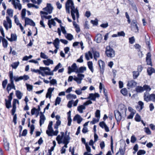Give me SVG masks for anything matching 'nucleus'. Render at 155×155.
I'll return each mask as SVG.
<instances>
[{
	"label": "nucleus",
	"instance_id": "nucleus-1",
	"mask_svg": "<svg viewBox=\"0 0 155 155\" xmlns=\"http://www.w3.org/2000/svg\"><path fill=\"white\" fill-rule=\"evenodd\" d=\"M65 9L66 12L69 14L70 13V9H71V15L74 20L76 19L75 14L77 20H78L79 16L78 10L77 8H75L74 2L72 0H67L65 3Z\"/></svg>",
	"mask_w": 155,
	"mask_h": 155
},
{
	"label": "nucleus",
	"instance_id": "nucleus-2",
	"mask_svg": "<svg viewBox=\"0 0 155 155\" xmlns=\"http://www.w3.org/2000/svg\"><path fill=\"white\" fill-rule=\"evenodd\" d=\"M61 135H58L56 138V140L59 144L62 143L64 144L63 147L64 148H67L68 147L67 145L69 142L70 138L68 135H66L64 137V132H61Z\"/></svg>",
	"mask_w": 155,
	"mask_h": 155
},
{
	"label": "nucleus",
	"instance_id": "nucleus-3",
	"mask_svg": "<svg viewBox=\"0 0 155 155\" xmlns=\"http://www.w3.org/2000/svg\"><path fill=\"white\" fill-rule=\"evenodd\" d=\"M53 124L52 121L50 122L48 124V130H46V134L49 136H57L59 133L58 130H56L54 131L52 127Z\"/></svg>",
	"mask_w": 155,
	"mask_h": 155
},
{
	"label": "nucleus",
	"instance_id": "nucleus-4",
	"mask_svg": "<svg viewBox=\"0 0 155 155\" xmlns=\"http://www.w3.org/2000/svg\"><path fill=\"white\" fill-rule=\"evenodd\" d=\"M53 9V7L51 4L47 3L46 7L43 9V10L46 12L41 11L40 13L41 15L43 14L47 15L48 14H51L52 12Z\"/></svg>",
	"mask_w": 155,
	"mask_h": 155
},
{
	"label": "nucleus",
	"instance_id": "nucleus-5",
	"mask_svg": "<svg viewBox=\"0 0 155 155\" xmlns=\"http://www.w3.org/2000/svg\"><path fill=\"white\" fill-rule=\"evenodd\" d=\"M17 103H18V104L19 103L17 99H14L13 100V108L12 110V115H14L13 121L14 123L15 124H16L17 123L16 120L17 119V117L16 115V114L15 115L14 114L15 112L16 109V104Z\"/></svg>",
	"mask_w": 155,
	"mask_h": 155
},
{
	"label": "nucleus",
	"instance_id": "nucleus-6",
	"mask_svg": "<svg viewBox=\"0 0 155 155\" xmlns=\"http://www.w3.org/2000/svg\"><path fill=\"white\" fill-rule=\"evenodd\" d=\"M9 74L11 83L8 84L7 87V90L8 93H9V91L12 89L15 88V86L13 83V73L12 71H10Z\"/></svg>",
	"mask_w": 155,
	"mask_h": 155
},
{
	"label": "nucleus",
	"instance_id": "nucleus-7",
	"mask_svg": "<svg viewBox=\"0 0 155 155\" xmlns=\"http://www.w3.org/2000/svg\"><path fill=\"white\" fill-rule=\"evenodd\" d=\"M105 53L108 57L113 58L114 57L115 55L114 51L109 46L106 47Z\"/></svg>",
	"mask_w": 155,
	"mask_h": 155
},
{
	"label": "nucleus",
	"instance_id": "nucleus-8",
	"mask_svg": "<svg viewBox=\"0 0 155 155\" xmlns=\"http://www.w3.org/2000/svg\"><path fill=\"white\" fill-rule=\"evenodd\" d=\"M6 21L5 20L3 21V25L6 30H8V28H11L12 27V21L8 16L6 17Z\"/></svg>",
	"mask_w": 155,
	"mask_h": 155
},
{
	"label": "nucleus",
	"instance_id": "nucleus-9",
	"mask_svg": "<svg viewBox=\"0 0 155 155\" xmlns=\"http://www.w3.org/2000/svg\"><path fill=\"white\" fill-rule=\"evenodd\" d=\"M74 80L78 84H79L81 83V81L84 78V75L82 74L78 73L77 77L75 76H74Z\"/></svg>",
	"mask_w": 155,
	"mask_h": 155
},
{
	"label": "nucleus",
	"instance_id": "nucleus-10",
	"mask_svg": "<svg viewBox=\"0 0 155 155\" xmlns=\"http://www.w3.org/2000/svg\"><path fill=\"white\" fill-rule=\"evenodd\" d=\"M131 30L136 33L138 32L139 29L137 22L135 20L133 21L131 23Z\"/></svg>",
	"mask_w": 155,
	"mask_h": 155
},
{
	"label": "nucleus",
	"instance_id": "nucleus-11",
	"mask_svg": "<svg viewBox=\"0 0 155 155\" xmlns=\"http://www.w3.org/2000/svg\"><path fill=\"white\" fill-rule=\"evenodd\" d=\"M31 71L32 72H34L36 73H38L39 74L40 71H44L45 73V71H46V70H48V71H51V69L48 67H39V69H31Z\"/></svg>",
	"mask_w": 155,
	"mask_h": 155
},
{
	"label": "nucleus",
	"instance_id": "nucleus-12",
	"mask_svg": "<svg viewBox=\"0 0 155 155\" xmlns=\"http://www.w3.org/2000/svg\"><path fill=\"white\" fill-rule=\"evenodd\" d=\"M61 65V64L59 63L58 65L55 66L54 70L51 71H45V74L46 75H54V72L56 71L60 68Z\"/></svg>",
	"mask_w": 155,
	"mask_h": 155
},
{
	"label": "nucleus",
	"instance_id": "nucleus-13",
	"mask_svg": "<svg viewBox=\"0 0 155 155\" xmlns=\"http://www.w3.org/2000/svg\"><path fill=\"white\" fill-rule=\"evenodd\" d=\"M78 67L75 63H74L71 66V67L69 66L68 68V73L70 74L72 72H75L76 73Z\"/></svg>",
	"mask_w": 155,
	"mask_h": 155
},
{
	"label": "nucleus",
	"instance_id": "nucleus-14",
	"mask_svg": "<svg viewBox=\"0 0 155 155\" xmlns=\"http://www.w3.org/2000/svg\"><path fill=\"white\" fill-rule=\"evenodd\" d=\"M123 114L122 112H120L119 110H116L114 111V115L117 121H120L122 118L121 114Z\"/></svg>",
	"mask_w": 155,
	"mask_h": 155
},
{
	"label": "nucleus",
	"instance_id": "nucleus-15",
	"mask_svg": "<svg viewBox=\"0 0 155 155\" xmlns=\"http://www.w3.org/2000/svg\"><path fill=\"white\" fill-rule=\"evenodd\" d=\"M24 19L25 24L30 25L33 26H35V23L31 19L28 18H25Z\"/></svg>",
	"mask_w": 155,
	"mask_h": 155
},
{
	"label": "nucleus",
	"instance_id": "nucleus-16",
	"mask_svg": "<svg viewBox=\"0 0 155 155\" xmlns=\"http://www.w3.org/2000/svg\"><path fill=\"white\" fill-rule=\"evenodd\" d=\"M98 63L100 68L101 72L103 74L105 67V63L101 60H100L98 61Z\"/></svg>",
	"mask_w": 155,
	"mask_h": 155
},
{
	"label": "nucleus",
	"instance_id": "nucleus-17",
	"mask_svg": "<svg viewBox=\"0 0 155 155\" xmlns=\"http://www.w3.org/2000/svg\"><path fill=\"white\" fill-rule=\"evenodd\" d=\"M151 54L150 53L148 52L147 54V57H146V61L147 65L152 66V63L151 60Z\"/></svg>",
	"mask_w": 155,
	"mask_h": 155
},
{
	"label": "nucleus",
	"instance_id": "nucleus-18",
	"mask_svg": "<svg viewBox=\"0 0 155 155\" xmlns=\"http://www.w3.org/2000/svg\"><path fill=\"white\" fill-rule=\"evenodd\" d=\"M12 1V3L14 5L15 8L19 10V0H9V2Z\"/></svg>",
	"mask_w": 155,
	"mask_h": 155
},
{
	"label": "nucleus",
	"instance_id": "nucleus-19",
	"mask_svg": "<svg viewBox=\"0 0 155 155\" xmlns=\"http://www.w3.org/2000/svg\"><path fill=\"white\" fill-rule=\"evenodd\" d=\"M99 97V95L98 93H96L94 94L91 93L89 94L88 99H90L94 101H95L97 97Z\"/></svg>",
	"mask_w": 155,
	"mask_h": 155
},
{
	"label": "nucleus",
	"instance_id": "nucleus-20",
	"mask_svg": "<svg viewBox=\"0 0 155 155\" xmlns=\"http://www.w3.org/2000/svg\"><path fill=\"white\" fill-rule=\"evenodd\" d=\"M119 108L120 112H122V114H126L127 109L125 106L124 105L120 104L119 105Z\"/></svg>",
	"mask_w": 155,
	"mask_h": 155
},
{
	"label": "nucleus",
	"instance_id": "nucleus-21",
	"mask_svg": "<svg viewBox=\"0 0 155 155\" xmlns=\"http://www.w3.org/2000/svg\"><path fill=\"white\" fill-rule=\"evenodd\" d=\"M41 115L40 116V120L39 121L40 125L41 126L42 125L44 124L45 120L46 119L45 117L43 114L42 112H40Z\"/></svg>",
	"mask_w": 155,
	"mask_h": 155
},
{
	"label": "nucleus",
	"instance_id": "nucleus-22",
	"mask_svg": "<svg viewBox=\"0 0 155 155\" xmlns=\"http://www.w3.org/2000/svg\"><path fill=\"white\" fill-rule=\"evenodd\" d=\"M6 38L11 42L13 41H16L17 39V36L15 34H12L11 35V38H9L8 37H6Z\"/></svg>",
	"mask_w": 155,
	"mask_h": 155
},
{
	"label": "nucleus",
	"instance_id": "nucleus-23",
	"mask_svg": "<svg viewBox=\"0 0 155 155\" xmlns=\"http://www.w3.org/2000/svg\"><path fill=\"white\" fill-rule=\"evenodd\" d=\"M73 120L74 121L77 120L78 123L80 124L82 120L83 119L80 115L77 114L74 117Z\"/></svg>",
	"mask_w": 155,
	"mask_h": 155
},
{
	"label": "nucleus",
	"instance_id": "nucleus-24",
	"mask_svg": "<svg viewBox=\"0 0 155 155\" xmlns=\"http://www.w3.org/2000/svg\"><path fill=\"white\" fill-rule=\"evenodd\" d=\"M54 87H50L48 90V92L46 94V97L47 98L49 97V98H51V94L54 90Z\"/></svg>",
	"mask_w": 155,
	"mask_h": 155
},
{
	"label": "nucleus",
	"instance_id": "nucleus-25",
	"mask_svg": "<svg viewBox=\"0 0 155 155\" xmlns=\"http://www.w3.org/2000/svg\"><path fill=\"white\" fill-rule=\"evenodd\" d=\"M46 60H43V63L46 66H49L50 64H53V61L50 59H47Z\"/></svg>",
	"mask_w": 155,
	"mask_h": 155
},
{
	"label": "nucleus",
	"instance_id": "nucleus-26",
	"mask_svg": "<svg viewBox=\"0 0 155 155\" xmlns=\"http://www.w3.org/2000/svg\"><path fill=\"white\" fill-rule=\"evenodd\" d=\"M136 84L137 83L136 82L134 81H128L127 85L128 86L131 88L135 87Z\"/></svg>",
	"mask_w": 155,
	"mask_h": 155
},
{
	"label": "nucleus",
	"instance_id": "nucleus-27",
	"mask_svg": "<svg viewBox=\"0 0 155 155\" xmlns=\"http://www.w3.org/2000/svg\"><path fill=\"white\" fill-rule=\"evenodd\" d=\"M86 107L83 105H81L77 107V110L80 113H83V110L85 109Z\"/></svg>",
	"mask_w": 155,
	"mask_h": 155
},
{
	"label": "nucleus",
	"instance_id": "nucleus-28",
	"mask_svg": "<svg viewBox=\"0 0 155 155\" xmlns=\"http://www.w3.org/2000/svg\"><path fill=\"white\" fill-rule=\"evenodd\" d=\"M60 42L59 39L58 38H56L54 41V42L53 43V44L54 45V46L56 48H59V44Z\"/></svg>",
	"mask_w": 155,
	"mask_h": 155
},
{
	"label": "nucleus",
	"instance_id": "nucleus-29",
	"mask_svg": "<svg viewBox=\"0 0 155 155\" xmlns=\"http://www.w3.org/2000/svg\"><path fill=\"white\" fill-rule=\"evenodd\" d=\"M3 142L5 148L6 150H9V143L7 141L6 139H4Z\"/></svg>",
	"mask_w": 155,
	"mask_h": 155
},
{
	"label": "nucleus",
	"instance_id": "nucleus-30",
	"mask_svg": "<svg viewBox=\"0 0 155 155\" xmlns=\"http://www.w3.org/2000/svg\"><path fill=\"white\" fill-rule=\"evenodd\" d=\"M144 99L147 102L150 101V94L146 92L144 94Z\"/></svg>",
	"mask_w": 155,
	"mask_h": 155
},
{
	"label": "nucleus",
	"instance_id": "nucleus-31",
	"mask_svg": "<svg viewBox=\"0 0 155 155\" xmlns=\"http://www.w3.org/2000/svg\"><path fill=\"white\" fill-rule=\"evenodd\" d=\"M125 152V148H123L120 147L119 149V150L117 153L116 155H118L119 153L120 155H124Z\"/></svg>",
	"mask_w": 155,
	"mask_h": 155
},
{
	"label": "nucleus",
	"instance_id": "nucleus-32",
	"mask_svg": "<svg viewBox=\"0 0 155 155\" xmlns=\"http://www.w3.org/2000/svg\"><path fill=\"white\" fill-rule=\"evenodd\" d=\"M85 57L87 60H89L90 58L91 59L93 58L92 54L90 51L85 54Z\"/></svg>",
	"mask_w": 155,
	"mask_h": 155
},
{
	"label": "nucleus",
	"instance_id": "nucleus-33",
	"mask_svg": "<svg viewBox=\"0 0 155 155\" xmlns=\"http://www.w3.org/2000/svg\"><path fill=\"white\" fill-rule=\"evenodd\" d=\"M86 70V68L85 67H81L78 68L76 73H83Z\"/></svg>",
	"mask_w": 155,
	"mask_h": 155
},
{
	"label": "nucleus",
	"instance_id": "nucleus-34",
	"mask_svg": "<svg viewBox=\"0 0 155 155\" xmlns=\"http://www.w3.org/2000/svg\"><path fill=\"white\" fill-rule=\"evenodd\" d=\"M48 25L50 28H51V25H52L53 26H55L56 25V22L54 20V19H52L50 20H49L48 22Z\"/></svg>",
	"mask_w": 155,
	"mask_h": 155
},
{
	"label": "nucleus",
	"instance_id": "nucleus-35",
	"mask_svg": "<svg viewBox=\"0 0 155 155\" xmlns=\"http://www.w3.org/2000/svg\"><path fill=\"white\" fill-rule=\"evenodd\" d=\"M96 41L97 43H100L102 39V35L101 34H98L96 36Z\"/></svg>",
	"mask_w": 155,
	"mask_h": 155
},
{
	"label": "nucleus",
	"instance_id": "nucleus-36",
	"mask_svg": "<svg viewBox=\"0 0 155 155\" xmlns=\"http://www.w3.org/2000/svg\"><path fill=\"white\" fill-rule=\"evenodd\" d=\"M87 65L89 69L92 72H93L94 69L93 66V63L91 61H89L87 62Z\"/></svg>",
	"mask_w": 155,
	"mask_h": 155
},
{
	"label": "nucleus",
	"instance_id": "nucleus-37",
	"mask_svg": "<svg viewBox=\"0 0 155 155\" xmlns=\"http://www.w3.org/2000/svg\"><path fill=\"white\" fill-rule=\"evenodd\" d=\"M2 42L3 46L4 48H6L8 45V42L3 37L2 39Z\"/></svg>",
	"mask_w": 155,
	"mask_h": 155
},
{
	"label": "nucleus",
	"instance_id": "nucleus-38",
	"mask_svg": "<svg viewBox=\"0 0 155 155\" xmlns=\"http://www.w3.org/2000/svg\"><path fill=\"white\" fill-rule=\"evenodd\" d=\"M66 97L67 99H69L73 98L75 99L76 98L77 96L75 95L70 94L67 95Z\"/></svg>",
	"mask_w": 155,
	"mask_h": 155
},
{
	"label": "nucleus",
	"instance_id": "nucleus-39",
	"mask_svg": "<svg viewBox=\"0 0 155 155\" xmlns=\"http://www.w3.org/2000/svg\"><path fill=\"white\" fill-rule=\"evenodd\" d=\"M147 72L148 74L149 75H151L153 73L155 72V70L152 68H149L147 69Z\"/></svg>",
	"mask_w": 155,
	"mask_h": 155
},
{
	"label": "nucleus",
	"instance_id": "nucleus-40",
	"mask_svg": "<svg viewBox=\"0 0 155 155\" xmlns=\"http://www.w3.org/2000/svg\"><path fill=\"white\" fill-rule=\"evenodd\" d=\"M29 79V77L28 75H24L23 76H20V80H23L24 81H25L28 80Z\"/></svg>",
	"mask_w": 155,
	"mask_h": 155
},
{
	"label": "nucleus",
	"instance_id": "nucleus-41",
	"mask_svg": "<svg viewBox=\"0 0 155 155\" xmlns=\"http://www.w3.org/2000/svg\"><path fill=\"white\" fill-rule=\"evenodd\" d=\"M66 38L69 41H71L73 39V36L71 34H67L65 35Z\"/></svg>",
	"mask_w": 155,
	"mask_h": 155
},
{
	"label": "nucleus",
	"instance_id": "nucleus-42",
	"mask_svg": "<svg viewBox=\"0 0 155 155\" xmlns=\"http://www.w3.org/2000/svg\"><path fill=\"white\" fill-rule=\"evenodd\" d=\"M136 91L137 92H142L144 91L143 87L138 86L136 88Z\"/></svg>",
	"mask_w": 155,
	"mask_h": 155
},
{
	"label": "nucleus",
	"instance_id": "nucleus-43",
	"mask_svg": "<svg viewBox=\"0 0 155 155\" xmlns=\"http://www.w3.org/2000/svg\"><path fill=\"white\" fill-rule=\"evenodd\" d=\"M7 13L8 14V15L12 17L13 15V10L11 9H8L7 10Z\"/></svg>",
	"mask_w": 155,
	"mask_h": 155
},
{
	"label": "nucleus",
	"instance_id": "nucleus-44",
	"mask_svg": "<svg viewBox=\"0 0 155 155\" xmlns=\"http://www.w3.org/2000/svg\"><path fill=\"white\" fill-rule=\"evenodd\" d=\"M19 64L18 61L14 62L11 64L12 67L14 69H16Z\"/></svg>",
	"mask_w": 155,
	"mask_h": 155
},
{
	"label": "nucleus",
	"instance_id": "nucleus-45",
	"mask_svg": "<svg viewBox=\"0 0 155 155\" xmlns=\"http://www.w3.org/2000/svg\"><path fill=\"white\" fill-rule=\"evenodd\" d=\"M5 101L6 102L5 105L6 107L7 108H9L10 107H11V101L8 100H7L6 99H5Z\"/></svg>",
	"mask_w": 155,
	"mask_h": 155
},
{
	"label": "nucleus",
	"instance_id": "nucleus-46",
	"mask_svg": "<svg viewBox=\"0 0 155 155\" xmlns=\"http://www.w3.org/2000/svg\"><path fill=\"white\" fill-rule=\"evenodd\" d=\"M61 124V121L60 120H57L56 122V124L54 126V128L56 130H58V127Z\"/></svg>",
	"mask_w": 155,
	"mask_h": 155
},
{
	"label": "nucleus",
	"instance_id": "nucleus-47",
	"mask_svg": "<svg viewBox=\"0 0 155 155\" xmlns=\"http://www.w3.org/2000/svg\"><path fill=\"white\" fill-rule=\"evenodd\" d=\"M143 89L144 90H146L147 92H149L151 90L150 86L147 85H145L143 86Z\"/></svg>",
	"mask_w": 155,
	"mask_h": 155
},
{
	"label": "nucleus",
	"instance_id": "nucleus-48",
	"mask_svg": "<svg viewBox=\"0 0 155 155\" xmlns=\"http://www.w3.org/2000/svg\"><path fill=\"white\" fill-rule=\"evenodd\" d=\"M133 77L134 79L137 78L139 75V73L138 71H134L133 72Z\"/></svg>",
	"mask_w": 155,
	"mask_h": 155
},
{
	"label": "nucleus",
	"instance_id": "nucleus-49",
	"mask_svg": "<svg viewBox=\"0 0 155 155\" xmlns=\"http://www.w3.org/2000/svg\"><path fill=\"white\" fill-rule=\"evenodd\" d=\"M26 13V10L25 9H23L21 11V15L22 19H25L26 18L25 17Z\"/></svg>",
	"mask_w": 155,
	"mask_h": 155
},
{
	"label": "nucleus",
	"instance_id": "nucleus-50",
	"mask_svg": "<svg viewBox=\"0 0 155 155\" xmlns=\"http://www.w3.org/2000/svg\"><path fill=\"white\" fill-rule=\"evenodd\" d=\"M120 92L124 96L127 95V90L125 88L122 89L120 91Z\"/></svg>",
	"mask_w": 155,
	"mask_h": 155
},
{
	"label": "nucleus",
	"instance_id": "nucleus-51",
	"mask_svg": "<svg viewBox=\"0 0 155 155\" xmlns=\"http://www.w3.org/2000/svg\"><path fill=\"white\" fill-rule=\"evenodd\" d=\"M94 58L97 60V58L100 56V54L98 52L95 51L94 52Z\"/></svg>",
	"mask_w": 155,
	"mask_h": 155
},
{
	"label": "nucleus",
	"instance_id": "nucleus-52",
	"mask_svg": "<svg viewBox=\"0 0 155 155\" xmlns=\"http://www.w3.org/2000/svg\"><path fill=\"white\" fill-rule=\"evenodd\" d=\"M61 98L59 97H57L55 100V105H57V104H59L61 101Z\"/></svg>",
	"mask_w": 155,
	"mask_h": 155
},
{
	"label": "nucleus",
	"instance_id": "nucleus-53",
	"mask_svg": "<svg viewBox=\"0 0 155 155\" xmlns=\"http://www.w3.org/2000/svg\"><path fill=\"white\" fill-rule=\"evenodd\" d=\"M40 57L45 59H46L48 58V56L42 52H41L40 53Z\"/></svg>",
	"mask_w": 155,
	"mask_h": 155
},
{
	"label": "nucleus",
	"instance_id": "nucleus-54",
	"mask_svg": "<svg viewBox=\"0 0 155 155\" xmlns=\"http://www.w3.org/2000/svg\"><path fill=\"white\" fill-rule=\"evenodd\" d=\"M138 104L140 107L139 110H141L143 108L144 104L143 102L141 101H140L138 102Z\"/></svg>",
	"mask_w": 155,
	"mask_h": 155
},
{
	"label": "nucleus",
	"instance_id": "nucleus-55",
	"mask_svg": "<svg viewBox=\"0 0 155 155\" xmlns=\"http://www.w3.org/2000/svg\"><path fill=\"white\" fill-rule=\"evenodd\" d=\"M14 18L15 19V23H16L17 25H19V21L17 15H15L14 16Z\"/></svg>",
	"mask_w": 155,
	"mask_h": 155
},
{
	"label": "nucleus",
	"instance_id": "nucleus-56",
	"mask_svg": "<svg viewBox=\"0 0 155 155\" xmlns=\"http://www.w3.org/2000/svg\"><path fill=\"white\" fill-rule=\"evenodd\" d=\"M26 85L27 86V89L29 91H32L33 89V86L32 85L26 84Z\"/></svg>",
	"mask_w": 155,
	"mask_h": 155
},
{
	"label": "nucleus",
	"instance_id": "nucleus-57",
	"mask_svg": "<svg viewBox=\"0 0 155 155\" xmlns=\"http://www.w3.org/2000/svg\"><path fill=\"white\" fill-rule=\"evenodd\" d=\"M146 153V151L143 150H140L137 153V155H143Z\"/></svg>",
	"mask_w": 155,
	"mask_h": 155
},
{
	"label": "nucleus",
	"instance_id": "nucleus-58",
	"mask_svg": "<svg viewBox=\"0 0 155 155\" xmlns=\"http://www.w3.org/2000/svg\"><path fill=\"white\" fill-rule=\"evenodd\" d=\"M95 114V117L99 118L100 117V111L99 110H97L96 111Z\"/></svg>",
	"mask_w": 155,
	"mask_h": 155
},
{
	"label": "nucleus",
	"instance_id": "nucleus-59",
	"mask_svg": "<svg viewBox=\"0 0 155 155\" xmlns=\"http://www.w3.org/2000/svg\"><path fill=\"white\" fill-rule=\"evenodd\" d=\"M155 102V94H150V101Z\"/></svg>",
	"mask_w": 155,
	"mask_h": 155
},
{
	"label": "nucleus",
	"instance_id": "nucleus-60",
	"mask_svg": "<svg viewBox=\"0 0 155 155\" xmlns=\"http://www.w3.org/2000/svg\"><path fill=\"white\" fill-rule=\"evenodd\" d=\"M8 83V80L5 79L3 81L2 83V86L4 88H5Z\"/></svg>",
	"mask_w": 155,
	"mask_h": 155
},
{
	"label": "nucleus",
	"instance_id": "nucleus-61",
	"mask_svg": "<svg viewBox=\"0 0 155 155\" xmlns=\"http://www.w3.org/2000/svg\"><path fill=\"white\" fill-rule=\"evenodd\" d=\"M137 140V138L134 135H132L131 137L130 142L132 143H134Z\"/></svg>",
	"mask_w": 155,
	"mask_h": 155
},
{
	"label": "nucleus",
	"instance_id": "nucleus-62",
	"mask_svg": "<svg viewBox=\"0 0 155 155\" xmlns=\"http://www.w3.org/2000/svg\"><path fill=\"white\" fill-rule=\"evenodd\" d=\"M135 120L139 122L141 118L138 114H136L135 117Z\"/></svg>",
	"mask_w": 155,
	"mask_h": 155
},
{
	"label": "nucleus",
	"instance_id": "nucleus-63",
	"mask_svg": "<svg viewBox=\"0 0 155 155\" xmlns=\"http://www.w3.org/2000/svg\"><path fill=\"white\" fill-rule=\"evenodd\" d=\"M145 132L148 135H150L151 134V132L149 128L145 127L144 128Z\"/></svg>",
	"mask_w": 155,
	"mask_h": 155
},
{
	"label": "nucleus",
	"instance_id": "nucleus-64",
	"mask_svg": "<svg viewBox=\"0 0 155 155\" xmlns=\"http://www.w3.org/2000/svg\"><path fill=\"white\" fill-rule=\"evenodd\" d=\"M91 22L94 25H97L98 24V20L97 19L94 20H91Z\"/></svg>",
	"mask_w": 155,
	"mask_h": 155
}]
</instances>
